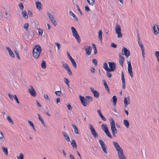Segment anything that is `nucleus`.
Wrapping results in <instances>:
<instances>
[{
    "mask_svg": "<svg viewBox=\"0 0 159 159\" xmlns=\"http://www.w3.org/2000/svg\"><path fill=\"white\" fill-rule=\"evenodd\" d=\"M71 30L72 31L73 35L77 40V42L78 43H80L81 40L80 37L75 29L73 27H71Z\"/></svg>",
    "mask_w": 159,
    "mask_h": 159,
    "instance_id": "1",
    "label": "nucleus"
},
{
    "mask_svg": "<svg viewBox=\"0 0 159 159\" xmlns=\"http://www.w3.org/2000/svg\"><path fill=\"white\" fill-rule=\"evenodd\" d=\"M111 120L112 121L111 122V129L113 136L116 137V134L117 133V131L115 127V122L112 118Z\"/></svg>",
    "mask_w": 159,
    "mask_h": 159,
    "instance_id": "2",
    "label": "nucleus"
},
{
    "mask_svg": "<svg viewBox=\"0 0 159 159\" xmlns=\"http://www.w3.org/2000/svg\"><path fill=\"white\" fill-rule=\"evenodd\" d=\"M115 30L116 34H117V37L120 38L122 37V34L121 33V28L118 24H117L115 27Z\"/></svg>",
    "mask_w": 159,
    "mask_h": 159,
    "instance_id": "3",
    "label": "nucleus"
},
{
    "mask_svg": "<svg viewBox=\"0 0 159 159\" xmlns=\"http://www.w3.org/2000/svg\"><path fill=\"white\" fill-rule=\"evenodd\" d=\"M89 129L92 134L93 135L94 138H96L97 137H98V133L95 131L92 125L89 124Z\"/></svg>",
    "mask_w": 159,
    "mask_h": 159,
    "instance_id": "4",
    "label": "nucleus"
},
{
    "mask_svg": "<svg viewBox=\"0 0 159 159\" xmlns=\"http://www.w3.org/2000/svg\"><path fill=\"white\" fill-rule=\"evenodd\" d=\"M121 52L122 55H124L126 57H128L130 55L129 51L126 48L123 47Z\"/></svg>",
    "mask_w": 159,
    "mask_h": 159,
    "instance_id": "5",
    "label": "nucleus"
},
{
    "mask_svg": "<svg viewBox=\"0 0 159 159\" xmlns=\"http://www.w3.org/2000/svg\"><path fill=\"white\" fill-rule=\"evenodd\" d=\"M29 87L30 88L28 89L29 92L32 96L33 97H35L36 95V93L34 89L31 85H30Z\"/></svg>",
    "mask_w": 159,
    "mask_h": 159,
    "instance_id": "6",
    "label": "nucleus"
},
{
    "mask_svg": "<svg viewBox=\"0 0 159 159\" xmlns=\"http://www.w3.org/2000/svg\"><path fill=\"white\" fill-rule=\"evenodd\" d=\"M108 64L110 68H109V72L113 71L116 68V65L114 62H108Z\"/></svg>",
    "mask_w": 159,
    "mask_h": 159,
    "instance_id": "7",
    "label": "nucleus"
},
{
    "mask_svg": "<svg viewBox=\"0 0 159 159\" xmlns=\"http://www.w3.org/2000/svg\"><path fill=\"white\" fill-rule=\"evenodd\" d=\"M84 48L86 55L89 56L91 54L92 48L90 46H85L84 47Z\"/></svg>",
    "mask_w": 159,
    "mask_h": 159,
    "instance_id": "8",
    "label": "nucleus"
},
{
    "mask_svg": "<svg viewBox=\"0 0 159 159\" xmlns=\"http://www.w3.org/2000/svg\"><path fill=\"white\" fill-rule=\"evenodd\" d=\"M113 144L115 148H116V151L118 153L119 152H121L123 151V150L121 148L119 144L116 142H113Z\"/></svg>",
    "mask_w": 159,
    "mask_h": 159,
    "instance_id": "9",
    "label": "nucleus"
},
{
    "mask_svg": "<svg viewBox=\"0 0 159 159\" xmlns=\"http://www.w3.org/2000/svg\"><path fill=\"white\" fill-rule=\"evenodd\" d=\"M127 64L128 65V72L129 74L131 77H133V73L131 63L130 62L128 61L127 62Z\"/></svg>",
    "mask_w": 159,
    "mask_h": 159,
    "instance_id": "10",
    "label": "nucleus"
},
{
    "mask_svg": "<svg viewBox=\"0 0 159 159\" xmlns=\"http://www.w3.org/2000/svg\"><path fill=\"white\" fill-rule=\"evenodd\" d=\"M138 42L139 45L141 48V50L142 51V54L143 57V58H145V56H144L145 53L144 52V48L143 44L142 43L141 41H138Z\"/></svg>",
    "mask_w": 159,
    "mask_h": 159,
    "instance_id": "11",
    "label": "nucleus"
},
{
    "mask_svg": "<svg viewBox=\"0 0 159 159\" xmlns=\"http://www.w3.org/2000/svg\"><path fill=\"white\" fill-rule=\"evenodd\" d=\"M80 98L81 103L84 106H86L87 105L86 100L84 96H80Z\"/></svg>",
    "mask_w": 159,
    "mask_h": 159,
    "instance_id": "12",
    "label": "nucleus"
},
{
    "mask_svg": "<svg viewBox=\"0 0 159 159\" xmlns=\"http://www.w3.org/2000/svg\"><path fill=\"white\" fill-rule=\"evenodd\" d=\"M125 60L124 57L121 55V54L120 53H119V63L122 66H123V64Z\"/></svg>",
    "mask_w": 159,
    "mask_h": 159,
    "instance_id": "13",
    "label": "nucleus"
},
{
    "mask_svg": "<svg viewBox=\"0 0 159 159\" xmlns=\"http://www.w3.org/2000/svg\"><path fill=\"white\" fill-rule=\"evenodd\" d=\"M129 97L128 96L127 97H125L124 99V104L125 107V108L130 103Z\"/></svg>",
    "mask_w": 159,
    "mask_h": 159,
    "instance_id": "14",
    "label": "nucleus"
},
{
    "mask_svg": "<svg viewBox=\"0 0 159 159\" xmlns=\"http://www.w3.org/2000/svg\"><path fill=\"white\" fill-rule=\"evenodd\" d=\"M90 89L95 97L98 98L99 97V93L97 91L94 90V89L92 87L90 88Z\"/></svg>",
    "mask_w": 159,
    "mask_h": 159,
    "instance_id": "15",
    "label": "nucleus"
},
{
    "mask_svg": "<svg viewBox=\"0 0 159 159\" xmlns=\"http://www.w3.org/2000/svg\"><path fill=\"white\" fill-rule=\"evenodd\" d=\"M41 52L33 51V55L34 58L37 59L40 56Z\"/></svg>",
    "mask_w": 159,
    "mask_h": 159,
    "instance_id": "16",
    "label": "nucleus"
},
{
    "mask_svg": "<svg viewBox=\"0 0 159 159\" xmlns=\"http://www.w3.org/2000/svg\"><path fill=\"white\" fill-rule=\"evenodd\" d=\"M153 30L154 34L157 35L159 33V29L158 27V25L155 24L153 26Z\"/></svg>",
    "mask_w": 159,
    "mask_h": 159,
    "instance_id": "17",
    "label": "nucleus"
},
{
    "mask_svg": "<svg viewBox=\"0 0 159 159\" xmlns=\"http://www.w3.org/2000/svg\"><path fill=\"white\" fill-rule=\"evenodd\" d=\"M121 80H122V88L123 89H125V78H124V73L123 71H122L121 72Z\"/></svg>",
    "mask_w": 159,
    "mask_h": 159,
    "instance_id": "18",
    "label": "nucleus"
},
{
    "mask_svg": "<svg viewBox=\"0 0 159 159\" xmlns=\"http://www.w3.org/2000/svg\"><path fill=\"white\" fill-rule=\"evenodd\" d=\"M119 159H126V157L124 155L123 150L118 153Z\"/></svg>",
    "mask_w": 159,
    "mask_h": 159,
    "instance_id": "19",
    "label": "nucleus"
},
{
    "mask_svg": "<svg viewBox=\"0 0 159 159\" xmlns=\"http://www.w3.org/2000/svg\"><path fill=\"white\" fill-rule=\"evenodd\" d=\"M42 50L41 46L39 45H36L35 46L33 51L41 52Z\"/></svg>",
    "mask_w": 159,
    "mask_h": 159,
    "instance_id": "20",
    "label": "nucleus"
},
{
    "mask_svg": "<svg viewBox=\"0 0 159 159\" xmlns=\"http://www.w3.org/2000/svg\"><path fill=\"white\" fill-rule=\"evenodd\" d=\"M62 134L65 139L67 141L70 142V138L67 134L64 131H62Z\"/></svg>",
    "mask_w": 159,
    "mask_h": 159,
    "instance_id": "21",
    "label": "nucleus"
},
{
    "mask_svg": "<svg viewBox=\"0 0 159 159\" xmlns=\"http://www.w3.org/2000/svg\"><path fill=\"white\" fill-rule=\"evenodd\" d=\"M37 8L39 10H40L42 9L41 7L42 5L40 2H36L35 3Z\"/></svg>",
    "mask_w": 159,
    "mask_h": 159,
    "instance_id": "22",
    "label": "nucleus"
},
{
    "mask_svg": "<svg viewBox=\"0 0 159 159\" xmlns=\"http://www.w3.org/2000/svg\"><path fill=\"white\" fill-rule=\"evenodd\" d=\"M97 112L99 116L102 118V119L104 121H106V118L104 117V116H103L102 114L101 113V111L100 110H98L97 111Z\"/></svg>",
    "mask_w": 159,
    "mask_h": 159,
    "instance_id": "23",
    "label": "nucleus"
},
{
    "mask_svg": "<svg viewBox=\"0 0 159 159\" xmlns=\"http://www.w3.org/2000/svg\"><path fill=\"white\" fill-rule=\"evenodd\" d=\"M102 82L103 83V84L104 85L105 89H106V90H107V91L109 93V92H110L109 88L108 87L107 85V83L105 81V80H102Z\"/></svg>",
    "mask_w": 159,
    "mask_h": 159,
    "instance_id": "24",
    "label": "nucleus"
},
{
    "mask_svg": "<svg viewBox=\"0 0 159 159\" xmlns=\"http://www.w3.org/2000/svg\"><path fill=\"white\" fill-rule=\"evenodd\" d=\"M70 143L73 148H77V144L74 139L72 140L71 141Z\"/></svg>",
    "mask_w": 159,
    "mask_h": 159,
    "instance_id": "25",
    "label": "nucleus"
},
{
    "mask_svg": "<svg viewBox=\"0 0 159 159\" xmlns=\"http://www.w3.org/2000/svg\"><path fill=\"white\" fill-rule=\"evenodd\" d=\"M2 151L6 155H8V149L7 147H5L4 146H3L2 147Z\"/></svg>",
    "mask_w": 159,
    "mask_h": 159,
    "instance_id": "26",
    "label": "nucleus"
},
{
    "mask_svg": "<svg viewBox=\"0 0 159 159\" xmlns=\"http://www.w3.org/2000/svg\"><path fill=\"white\" fill-rule=\"evenodd\" d=\"M101 128L102 129L104 132L108 130V129L106 125L102 124L101 125Z\"/></svg>",
    "mask_w": 159,
    "mask_h": 159,
    "instance_id": "27",
    "label": "nucleus"
},
{
    "mask_svg": "<svg viewBox=\"0 0 159 159\" xmlns=\"http://www.w3.org/2000/svg\"><path fill=\"white\" fill-rule=\"evenodd\" d=\"M123 124L127 128L129 127V123L127 120H123Z\"/></svg>",
    "mask_w": 159,
    "mask_h": 159,
    "instance_id": "28",
    "label": "nucleus"
},
{
    "mask_svg": "<svg viewBox=\"0 0 159 159\" xmlns=\"http://www.w3.org/2000/svg\"><path fill=\"white\" fill-rule=\"evenodd\" d=\"M71 125H72V126L74 129V131L75 133L76 134H79V133L78 130L77 128V127H76V126L73 124H71Z\"/></svg>",
    "mask_w": 159,
    "mask_h": 159,
    "instance_id": "29",
    "label": "nucleus"
},
{
    "mask_svg": "<svg viewBox=\"0 0 159 159\" xmlns=\"http://www.w3.org/2000/svg\"><path fill=\"white\" fill-rule=\"evenodd\" d=\"M111 101H112L114 105H116L117 101V97L116 96H113L112 98Z\"/></svg>",
    "mask_w": 159,
    "mask_h": 159,
    "instance_id": "30",
    "label": "nucleus"
},
{
    "mask_svg": "<svg viewBox=\"0 0 159 159\" xmlns=\"http://www.w3.org/2000/svg\"><path fill=\"white\" fill-rule=\"evenodd\" d=\"M22 14L23 17L25 19H27L28 17V16L27 14V13L25 11H22Z\"/></svg>",
    "mask_w": 159,
    "mask_h": 159,
    "instance_id": "31",
    "label": "nucleus"
},
{
    "mask_svg": "<svg viewBox=\"0 0 159 159\" xmlns=\"http://www.w3.org/2000/svg\"><path fill=\"white\" fill-rule=\"evenodd\" d=\"M103 68L107 72H109V68L108 67L107 64L106 62L104 63Z\"/></svg>",
    "mask_w": 159,
    "mask_h": 159,
    "instance_id": "32",
    "label": "nucleus"
},
{
    "mask_svg": "<svg viewBox=\"0 0 159 159\" xmlns=\"http://www.w3.org/2000/svg\"><path fill=\"white\" fill-rule=\"evenodd\" d=\"M70 61L71 62L72 65L75 68H76L77 67V65L76 64L74 60V59L73 58L72 59H71L70 60Z\"/></svg>",
    "mask_w": 159,
    "mask_h": 159,
    "instance_id": "33",
    "label": "nucleus"
},
{
    "mask_svg": "<svg viewBox=\"0 0 159 159\" xmlns=\"http://www.w3.org/2000/svg\"><path fill=\"white\" fill-rule=\"evenodd\" d=\"M52 22L54 24L55 26H56L57 25V23L56 22L55 20L54 19L53 16H52L51 19H50Z\"/></svg>",
    "mask_w": 159,
    "mask_h": 159,
    "instance_id": "34",
    "label": "nucleus"
},
{
    "mask_svg": "<svg viewBox=\"0 0 159 159\" xmlns=\"http://www.w3.org/2000/svg\"><path fill=\"white\" fill-rule=\"evenodd\" d=\"M69 14L72 16L77 21L78 19V18L76 16L75 14L71 11H69Z\"/></svg>",
    "mask_w": 159,
    "mask_h": 159,
    "instance_id": "35",
    "label": "nucleus"
},
{
    "mask_svg": "<svg viewBox=\"0 0 159 159\" xmlns=\"http://www.w3.org/2000/svg\"><path fill=\"white\" fill-rule=\"evenodd\" d=\"M89 4L93 6L95 4V0H87Z\"/></svg>",
    "mask_w": 159,
    "mask_h": 159,
    "instance_id": "36",
    "label": "nucleus"
},
{
    "mask_svg": "<svg viewBox=\"0 0 159 159\" xmlns=\"http://www.w3.org/2000/svg\"><path fill=\"white\" fill-rule=\"evenodd\" d=\"M86 98L87 99V102H90L92 101L93 98L89 96H86Z\"/></svg>",
    "mask_w": 159,
    "mask_h": 159,
    "instance_id": "37",
    "label": "nucleus"
},
{
    "mask_svg": "<svg viewBox=\"0 0 159 159\" xmlns=\"http://www.w3.org/2000/svg\"><path fill=\"white\" fill-rule=\"evenodd\" d=\"M98 38L100 40H101L102 41V31L101 30L99 31L98 32Z\"/></svg>",
    "mask_w": 159,
    "mask_h": 159,
    "instance_id": "38",
    "label": "nucleus"
},
{
    "mask_svg": "<svg viewBox=\"0 0 159 159\" xmlns=\"http://www.w3.org/2000/svg\"><path fill=\"white\" fill-rule=\"evenodd\" d=\"M7 120L9 122L11 123L12 124H14V122L9 116H7Z\"/></svg>",
    "mask_w": 159,
    "mask_h": 159,
    "instance_id": "39",
    "label": "nucleus"
},
{
    "mask_svg": "<svg viewBox=\"0 0 159 159\" xmlns=\"http://www.w3.org/2000/svg\"><path fill=\"white\" fill-rule=\"evenodd\" d=\"M105 133L106 134V135L108 137H109V138H112V137L111 136V134L109 132V131L108 130L107 131H105Z\"/></svg>",
    "mask_w": 159,
    "mask_h": 159,
    "instance_id": "40",
    "label": "nucleus"
},
{
    "mask_svg": "<svg viewBox=\"0 0 159 159\" xmlns=\"http://www.w3.org/2000/svg\"><path fill=\"white\" fill-rule=\"evenodd\" d=\"M28 123H29V125L31 127H32L33 129H34V131H35L36 130H35V128H34V125L33 122H31V121H30V120H28Z\"/></svg>",
    "mask_w": 159,
    "mask_h": 159,
    "instance_id": "41",
    "label": "nucleus"
},
{
    "mask_svg": "<svg viewBox=\"0 0 159 159\" xmlns=\"http://www.w3.org/2000/svg\"><path fill=\"white\" fill-rule=\"evenodd\" d=\"M102 148L103 152L106 154H107V151L106 150L107 148V147L106 145H104V146L102 147Z\"/></svg>",
    "mask_w": 159,
    "mask_h": 159,
    "instance_id": "42",
    "label": "nucleus"
},
{
    "mask_svg": "<svg viewBox=\"0 0 159 159\" xmlns=\"http://www.w3.org/2000/svg\"><path fill=\"white\" fill-rule=\"evenodd\" d=\"M41 67L43 69H44L46 68V62L45 61H42L41 64Z\"/></svg>",
    "mask_w": 159,
    "mask_h": 159,
    "instance_id": "43",
    "label": "nucleus"
},
{
    "mask_svg": "<svg viewBox=\"0 0 159 159\" xmlns=\"http://www.w3.org/2000/svg\"><path fill=\"white\" fill-rule=\"evenodd\" d=\"M16 157L18 159H24V155L23 153H20L19 156H17Z\"/></svg>",
    "mask_w": 159,
    "mask_h": 159,
    "instance_id": "44",
    "label": "nucleus"
},
{
    "mask_svg": "<svg viewBox=\"0 0 159 159\" xmlns=\"http://www.w3.org/2000/svg\"><path fill=\"white\" fill-rule=\"evenodd\" d=\"M29 26V24L28 23H25L24 25V28H25V30L28 31V26Z\"/></svg>",
    "mask_w": 159,
    "mask_h": 159,
    "instance_id": "45",
    "label": "nucleus"
},
{
    "mask_svg": "<svg viewBox=\"0 0 159 159\" xmlns=\"http://www.w3.org/2000/svg\"><path fill=\"white\" fill-rule=\"evenodd\" d=\"M64 81L65 83L67 85L68 87H69V81L65 77L64 78Z\"/></svg>",
    "mask_w": 159,
    "mask_h": 159,
    "instance_id": "46",
    "label": "nucleus"
},
{
    "mask_svg": "<svg viewBox=\"0 0 159 159\" xmlns=\"http://www.w3.org/2000/svg\"><path fill=\"white\" fill-rule=\"evenodd\" d=\"M99 142L101 146V147H103L104 145H106L103 141L101 139H100L99 140Z\"/></svg>",
    "mask_w": 159,
    "mask_h": 159,
    "instance_id": "47",
    "label": "nucleus"
},
{
    "mask_svg": "<svg viewBox=\"0 0 159 159\" xmlns=\"http://www.w3.org/2000/svg\"><path fill=\"white\" fill-rule=\"evenodd\" d=\"M62 66L66 70L68 69V68H69L68 65L66 63H63L62 64Z\"/></svg>",
    "mask_w": 159,
    "mask_h": 159,
    "instance_id": "48",
    "label": "nucleus"
},
{
    "mask_svg": "<svg viewBox=\"0 0 159 159\" xmlns=\"http://www.w3.org/2000/svg\"><path fill=\"white\" fill-rule=\"evenodd\" d=\"M13 97L15 99L17 104L20 103V102L18 99L17 96L16 95H14L13 96Z\"/></svg>",
    "mask_w": 159,
    "mask_h": 159,
    "instance_id": "49",
    "label": "nucleus"
},
{
    "mask_svg": "<svg viewBox=\"0 0 159 159\" xmlns=\"http://www.w3.org/2000/svg\"><path fill=\"white\" fill-rule=\"evenodd\" d=\"M19 7L20 9L21 10H23L24 8V6L23 5V3L21 2H20L19 4Z\"/></svg>",
    "mask_w": 159,
    "mask_h": 159,
    "instance_id": "50",
    "label": "nucleus"
},
{
    "mask_svg": "<svg viewBox=\"0 0 159 159\" xmlns=\"http://www.w3.org/2000/svg\"><path fill=\"white\" fill-rule=\"evenodd\" d=\"M155 56L157 57L158 61L159 62V51L156 52Z\"/></svg>",
    "mask_w": 159,
    "mask_h": 159,
    "instance_id": "51",
    "label": "nucleus"
},
{
    "mask_svg": "<svg viewBox=\"0 0 159 159\" xmlns=\"http://www.w3.org/2000/svg\"><path fill=\"white\" fill-rule=\"evenodd\" d=\"M92 62L95 66L97 65L98 61L97 60L95 59H93L92 60Z\"/></svg>",
    "mask_w": 159,
    "mask_h": 159,
    "instance_id": "52",
    "label": "nucleus"
},
{
    "mask_svg": "<svg viewBox=\"0 0 159 159\" xmlns=\"http://www.w3.org/2000/svg\"><path fill=\"white\" fill-rule=\"evenodd\" d=\"M9 54L10 55V56L14 58V55L13 52L11 51L9 52Z\"/></svg>",
    "mask_w": 159,
    "mask_h": 159,
    "instance_id": "53",
    "label": "nucleus"
},
{
    "mask_svg": "<svg viewBox=\"0 0 159 159\" xmlns=\"http://www.w3.org/2000/svg\"><path fill=\"white\" fill-rule=\"evenodd\" d=\"M76 7L77 8L78 10L80 12V14L81 15H83L82 13L81 10L79 8L78 5L77 4H76Z\"/></svg>",
    "mask_w": 159,
    "mask_h": 159,
    "instance_id": "54",
    "label": "nucleus"
},
{
    "mask_svg": "<svg viewBox=\"0 0 159 159\" xmlns=\"http://www.w3.org/2000/svg\"><path fill=\"white\" fill-rule=\"evenodd\" d=\"M66 70L67 71L68 74L70 75H72V72L71 71V70H70V68H68V69H67Z\"/></svg>",
    "mask_w": 159,
    "mask_h": 159,
    "instance_id": "55",
    "label": "nucleus"
},
{
    "mask_svg": "<svg viewBox=\"0 0 159 159\" xmlns=\"http://www.w3.org/2000/svg\"><path fill=\"white\" fill-rule=\"evenodd\" d=\"M38 33L40 35H42L43 33V30L41 29H38Z\"/></svg>",
    "mask_w": 159,
    "mask_h": 159,
    "instance_id": "56",
    "label": "nucleus"
},
{
    "mask_svg": "<svg viewBox=\"0 0 159 159\" xmlns=\"http://www.w3.org/2000/svg\"><path fill=\"white\" fill-rule=\"evenodd\" d=\"M15 54H16V56L19 59V60H20V57L19 55V54H18V52L17 51H15Z\"/></svg>",
    "mask_w": 159,
    "mask_h": 159,
    "instance_id": "57",
    "label": "nucleus"
},
{
    "mask_svg": "<svg viewBox=\"0 0 159 159\" xmlns=\"http://www.w3.org/2000/svg\"><path fill=\"white\" fill-rule=\"evenodd\" d=\"M41 122L42 123V124H43V126L46 127V128H47V126L46 125L45 123H44V120H43V119H42L41 120H40Z\"/></svg>",
    "mask_w": 159,
    "mask_h": 159,
    "instance_id": "58",
    "label": "nucleus"
},
{
    "mask_svg": "<svg viewBox=\"0 0 159 159\" xmlns=\"http://www.w3.org/2000/svg\"><path fill=\"white\" fill-rule=\"evenodd\" d=\"M117 45L116 44L113 43H111V46L112 47L114 48H116L117 47Z\"/></svg>",
    "mask_w": 159,
    "mask_h": 159,
    "instance_id": "59",
    "label": "nucleus"
},
{
    "mask_svg": "<svg viewBox=\"0 0 159 159\" xmlns=\"http://www.w3.org/2000/svg\"><path fill=\"white\" fill-rule=\"evenodd\" d=\"M55 44L57 45L58 49L59 50L61 48L60 44L58 42L55 43Z\"/></svg>",
    "mask_w": 159,
    "mask_h": 159,
    "instance_id": "60",
    "label": "nucleus"
},
{
    "mask_svg": "<svg viewBox=\"0 0 159 159\" xmlns=\"http://www.w3.org/2000/svg\"><path fill=\"white\" fill-rule=\"evenodd\" d=\"M67 107L68 109L70 110H71L72 109V107H71L70 105V104H68L67 105Z\"/></svg>",
    "mask_w": 159,
    "mask_h": 159,
    "instance_id": "61",
    "label": "nucleus"
},
{
    "mask_svg": "<svg viewBox=\"0 0 159 159\" xmlns=\"http://www.w3.org/2000/svg\"><path fill=\"white\" fill-rule=\"evenodd\" d=\"M107 75L109 78H110L111 76V74L109 72H107Z\"/></svg>",
    "mask_w": 159,
    "mask_h": 159,
    "instance_id": "62",
    "label": "nucleus"
},
{
    "mask_svg": "<svg viewBox=\"0 0 159 159\" xmlns=\"http://www.w3.org/2000/svg\"><path fill=\"white\" fill-rule=\"evenodd\" d=\"M57 96H59L60 95V93H61V92L59 91H56L55 92Z\"/></svg>",
    "mask_w": 159,
    "mask_h": 159,
    "instance_id": "63",
    "label": "nucleus"
},
{
    "mask_svg": "<svg viewBox=\"0 0 159 159\" xmlns=\"http://www.w3.org/2000/svg\"><path fill=\"white\" fill-rule=\"evenodd\" d=\"M85 11H90V9L88 6H85Z\"/></svg>",
    "mask_w": 159,
    "mask_h": 159,
    "instance_id": "64",
    "label": "nucleus"
}]
</instances>
